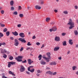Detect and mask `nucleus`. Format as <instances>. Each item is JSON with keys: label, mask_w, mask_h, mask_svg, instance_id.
Here are the masks:
<instances>
[{"label": "nucleus", "mask_w": 78, "mask_h": 78, "mask_svg": "<svg viewBox=\"0 0 78 78\" xmlns=\"http://www.w3.org/2000/svg\"><path fill=\"white\" fill-rule=\"evenodd\" d=\"M68 25H70V27H69V29H72L74 27V23L72 21L71 19H69V23H68Z\"/></svg>", "instance_id": "1"}, {"label": "nucleus", "mask_w": 78, "mask_h": 78, "mask_svg": "<svg viewBox=\"0 0 78 78\" xmlns=\"http://www.w3.org/2000/svg\"><path fill=\"white\" fill-rule=\"evenodd\" d=\"M22 58H23V56H18V57H16L15 59H16L18 62H21L22 61Z\"/></svg>", "instance_id": "2"}, {"label": "nucleus", "mask_w": 78, "mask_h": 78, "mask_svg": "<svg viewBox=\"0 0 78 78\" xmlns=\"http://www.w3.org/2000/svg\"><path fill=\"white\" fill-rule=\"evenodd\" d=\"M16 64V62H9L8 64V67H11V65H14V64Z\"/></svg>", "instance_id": "3"}, {"label": "nucleus", "mask_w": 78, "mask_h": 78, "mask_svg": "<svg viewBox=\"0 0 78 78\" xmlns=\"http://www.w3.org/2000/svg\"><path fill=\"white\" fill-rule=\"evenodd\" d=\"M57 30V27H53L51 29H50V31L51 32L52 31H56Z\"/></svg>", "instance_id": "4"}, {"label": "nucleus", "mask_w": 78, "mask_h": 78, "mask_svg": "<svg viewBox=\"0 0 78 78\" xmlns=\"http://www.w3.org/2000/svg\"><path fill=\"white\" fill-rule=\"evenodd\" d=\"M25 67H24L23 66H20V72H24V71L25 70Z\"/></svg>", "instance_id": "5"}, {"label": "nucleus", "mask_w": 78, "mask_h": 78, "mask_svg": "<svg viewBox=\"0 0 78 78\" xmlns=\"http://www.w3.org/2000/svg\"><path fill=\"white\" fill-rule=\"evenodd\" d=\"M43 59H44L46 60L47 62H48L49 61H50V58L48 57V58H47L46 57H43Z\"/></svg>", "instance_id": "6"}, {"label": "nucleus", "mask_w": 78, "mask_h": 78, "mask_svg": "<svg viewBox=\"0 0 78 78\" xmlns=\"http://www.w3.org/2000/svg\"><path fill=\"white\" fill-rule=\"evenodd\" d=\"M14 45L15 46H18L19 45V41L16 39H15Z\"/></svg>", "instance_id": "7"}, {"label": "nucleus", "mask_w": 78, "mask_h": 78, "mask_svg": "<svg viewBox=\"0 0 78 78\" xmlns=\"http://www.w3.org/2000/svg\"><path fill=\"white\" fill-rule=\"evenodd\" d=\"M55 41L57 42L60 41V37H55Z\"/></svg>", "instance_id": "8"}, {"label": "nucleus", "mask_w": 78, "mask_h": 78, "mask_svg": "<svg viewBox=\"0 0 78 78\" xmlns=\"http://www.w3.org/2000/svg\"><path fill=\"white\" fill-rule=\"evenodd\" d=\"M24 39H23L22 38H19L18 40L20 41H21L22 42H24L25 43L26 42V41L25 40V39L23 38Z\"/></svg>", "instance_id": "9"}, {"label": "nucleus", "mask_w": 78, "mask_h": 78, "mask_svg": "<svg viewBox=\"0 0 78 78\" xmlns=\"http://www.w3.org/2000/svg\"><path fill=\"white\" fill-rule=\"evenodd\" d=\"M27 61L29 64H30V65H31V63L33 62V61H32L30 59H28L27 60Z\"/></svg>", "instance_id": "10"}, {"label": "nucleus", "mask_w": 78, "mask_h": 78, "mask_svg": "<svg viewBox=\"0 0 78 78\" xmlns=\"http://www.w3.org/2000/svg\"><path fill=\"white\" fill-rule=\"evenodd\" d=\"M19 35L20 37H21L23 38L25 37V35L24 34V33H21L19 34Z\"/></svg>", "instance_id": "11"}, {"label": "nucleus", "mask_w": 78, "mask_h": 78, "mask_svg": "<svg viewBox=\"0 0 78 78\" xmlns=\"http://www.w3.org/2000/svg\"><path fill=\"white\" fill-rule=\"evenodd\" d=\"M51 66L54 65V66H56V63L55 62H51L50 64Z\"/></svg>", "instance_id": "12"}, {"label": "nucleus", "mask_w": 78, "mask_h": 78, "mask_svg": "<svg viewBox=\"0 0 78 78\" xmlns=\"http://www.w3.org/2000/svg\"><path fill=\"white\" fill-rule=\"evenodd\" d=\"M12 33L13 35H14V36H18V33L16 31L12 32Z\"/></svg>", "instance_id": "13"}, {"label": "nucleus", "mask_w": 78, "mask_h": 78, "mask_svg": "<svg viewBox=\"0 0 78 78\" xmlns=\"http://www.w3.org/2000/svg\"><path fill=\"white\" fill-rule=\"evenodd\" d=\"M35 8L37 9H41V7L39 6L38 5H36Z\"/></svg>", "instance_id": "14"}, {"label": "nucleus", "mask_w": 78, "mask_h": 78, "mask_svg": "<svg viewBox=\"0 0 78 78\" xmlns=\"http://www.w3.org/2000/svg\"><path fill=\"white\" fill-rule=\"evenodd\" d=\"M46 74H50V75H53V72H51L50 71H48L46 72Z\"/></svg>", "instance_id": "15"}, {"label": "nucleus", "mask_w": 78, "mask_h": 78, "mask_svg": "<svg viewBox=\"0 0 78 78\" xmlns=\"http://www.w3.org/2000/svg\"><path fill=\"white\" fill-rule=\"evenodd\" d=\"M41 64L42 65H45L46 64V62H44L43 60H42L41 62Z\"/></svg>", "instance_id": "16"}, {"label": "nucleus", "mask_w": 78, "mask_h": 78, "mask_svg": "<svg viewBox=\"0 0 78 78\" xmlns=\"http://www.w3.org/2000/svg\"><path fill=\"white\" fill-rule=\"evenodd\" d=\"M9 73L11 75H12L13 76H16V75L14 74V73L12 72V71H9Z\"/></svg>", "instance_id": "17"}, {"label": "nucleus", "mask_w": 78, "mask_h": 78, "mask_svg": "<svg viewBox=\"0 0 78 78\" xmlns=\"http://www.w3.org/2000/svg\"><path fill=\"white\" fill-rule=\"evenodd\" d=\"M62 45L63 46H66L67 45V43L66 41H64L62 42Z\"/></svg>", "instance_id": "18"}, {"label": "nucleus", "mask_w": 78, "mask_h": 78, "mask_svg": "<svg viewBox=\"0 0 78 78\" xmlns=\"http://www.w3.org/2000/svg\"><path fill=\"white\" fill-rule=\"evenodd\" d=\"M47 55L48 58H49V59H51V57H50V52H48Z\"/></svg>", "instance_id": "19"}, {"label": "nucleus", "mask_w": 78, "mask_h": 78, "mask_svg": "<svg viewBox=\"0 0 78 78\" xmlns=\"http://www.w3.org/2000/svg\"><path fill=\"white\" fill-rule=\"evenodd\" d=\"M59 49V47H56L54 49V51H57V50H58Z\"/></svg>", "instance_id": "20"}, {"label": "nucleus", "mask_w": 78, "mask_h": 78, "mask_svg": "<svg viewBox=\"0 0 78 78\" xmlns=\"http://www.w3.org/2000/svg\"><path fill=\"white\" fill-rule=\"evenodd\" d=\"M74 33L75 34V35H76V36L77 35H78V31L76 30H75L74 31Z\"/></svg>", "instance_id": "21"}, {"label": "nucleus", "mask_w": 78, "mask_h": 78, "mask_svg": "<svg viewBox=\"0 0 78 78\" xmlns=\"http://www.w3.org/2000/svg\"><path fill=\"white\" fill-rule=\"evenodd\" d=\"M50 20V18L47 17L46 18V21L48 22Z\"/></svg>", "instance_id": "22"}, {"label": "nucleus", "mask_w": 78, "mask_h": 78, "mask_svg": "<svg viewBox=\"0 0 78 78\" xmlns=\"http://www.w3.org/2000/svg\"><path fill=\"white\" fill-rule=\"evenodd\" d=\"M10 5L11 6H13V5H14V1H10Z\"/></svg>", "instance_id": "23"}, {"label": "nucleus", "mask_w": 78, "mask_h": 78, "mask_svg": "<svg viewBox=\"0 0 78 78\" xmlns=\"http://www.w3.org/2000/svg\"><path fill=\"white\" fill-rule=\"evenodd\" d=\"M72 40H69V43L70 45H72V44H73V43L72 42Z\"/></svg>", "instance_id": "24"}, {"label": "nucleus", "mask_w": 78, "mask_h": 78, "mask_svg": "<svg viewBox=\"0 0 78 78\" xmlns=\"http://www.w3.org/2000/svg\"><path fill=\"white\" fill-rule=\"evenodd\" d=\"M72 69L73 70H75V69H76V67L75 66H74L72 67Z\"/></svg>", "instance_id": "25"}, {"label": "nucleus", "mask_w": 78, "mask_h": 78, "mask_svg": "<svg viewBox=\"0 0 78 78\" xmlns=\"http://www.w3.org/2000/svg\"><path fill=\"white\" fill-rule=\"evenodd\" d=\"M38 58H39V60H41V59L42 58V55H40L39 56H38Z\"/></svg>", "instance_id": "26"}, {"label": "nucleus", "mask_w": 78, "mask_h": 78, "mask_svg": "<svg viewBox=\"0 0 78 78\" xmlns=\"http://www.w3.org/2000/svg\"><path fill=\"white\" fill-rule=\"evenodd\" d=\"M6 35L7 36H9V31H7L6 32Z\"/></svg>", "instance_id": "27"}, {"label": "nucleus", "mask_w": 78, "mask_h": 78, "mask_svg": "<svg viewBox=\"0 0 78 78\" xmlns=\"http://www.w3.org/2000/svg\"><path fill=\"white\" fill-rule=\"evenodd\" d=\"M22 9V7L21 6H18V11H19L20 10H21Z\"/></svg>", "instance_id": "28"}, {"label": "nucleus", "mask_w": 78, "mask_h": 78, "mask_svg": "<svg viewBox=\"0 0 78 78\" xmlns=\"http://www.w3.org/2000/svg\"><path fill=\"white\" fill-rule=\"evenodd\" d=\"M20 17H23V15L22 14H20L19 15Z\"/></svg>", "instance_id": "29"}, {"label": "nucleus", "mask_w": 78, "mask_h": 78, "mask_svg": "<svg viewBox=\"0 0 78 78\" xmlns=\"http://www.w3.org/2000/svg\"><path fill=\"white\" fill-rule=\"evenodd\" d=\"M30 72L31 73H33V72H34V69H32L31 70H30Z\"/></svg>", "instance_id": "30"}, {"label": "nucleus", "mask_w": 78, "mask_h": 78, "mask_svg": "<svg viewBox=\"0 0 78 78\" xmlns=\"http://www.w3.org/2000/svg\"><path fill=\"white\" fill-rule=\"evenodd\" d=\"M63 13H64V14H68V12H67V11H64L63 12Z\"/></svg>", "instance_id": "31"}, {"label": "nucleus", "mask_w": 78, "mask_h": 78, "mask_svg": "<svg viewBox=\"0 0 78 78\" xmlns=\"http://www.w3.org/2000/svg\"><path fill=\"white\" fill-rule=\"evenodd\" d=\"M11 11L14 10V8L13 6L11 7Z\"/></svg>", "instance_id": "32"}, {"label": "nucleus", "mask_w": 78, "mask_h": 78, "mask_svg": "<svg viewBox=\"0 0 78 78\" xmlns=\"http://www.w3.org/2000/svg\"><path fill=\"white\" fill-rule=\"evenodd\" d=\"M27 45L30 46V45H31V44H30V42H28L27 44Z\"/></svg>", "instance_id": "33"}, {"label": "nucleus", "mask_w": 78, "mask_h": 78, "mask_svg": "<svg viewBox=\"0 0 78 78\" xmlns=\"http://www.w3.org/2000/svg\"><path fill=\"white\" fill-rule=\"evenodd\" d=\"M3 34H2V33L0 32V36L1 37H3Z\"/></svg>", "instance_id": "34"}, {"label": "nucleus", "mask_w": 78, "mask_h": 78, "mask_svg": "<svg viewBox=\"0 0 78 78\" xmlns=\"http://www.w3.org/2000/svg\"><path fill=\"white\" fill-rule=\"evenodd\" d=\"M13 14H14L15 15H17V11L14 12L13 13Z\"/></svg>", "instance_id": "35"}, {"label": "nucleus", "mask_w": 78, "mask_h": 78, "mask_svg": "<svg viewBox=\"0 0 78 78\" xmlns=\"http://www.w3.org/2000/svg\"><path fill=\"white\" fill-rule=\"evenodd\" d=\"M9 59L10 60H12L13 59V57L10 56V58H9Z\"/></svg>", "instance_id": "36"}, {"label": "nucleus", "mask_w": 78, "mask_h": 78, "mask_svg": "<svg viewBox=\"0 0 78 78\" xmlns=\"http://www.w3.org/2000/svg\"><path fill=\"white\" fill-rule=\"evenodd\" d=\"M0 26L2 27H5V24H2L1 23Z\"/></svg>", "instance_id": "37"}, {"label": "nucleus", "mask_w": 78, "mask_h": 78, "mask_svg": "<svg viewBox=\"0 0 78 78\" xmlns=\"http://www.w3.org/2000/svg\"><path fill=\"white\" fill-rule=\"evenodd\" d=\"M7 30H8V29L6 28H5L4 29L3 31L4 32H6V31H7Z\"/></svg>", "instance_id": "38"}, {"label": "nucleus", "mask_w": 78, "mask_h": 78, "mask_svg": "<svg viewBox=\"0 0 78 78\" xmlns=\"http://www.w3.org/2000/svg\"><path fill=\"white\" fill-rule=\"evenodd\" d=\"M23 50V48L21 47V48L20 49V51H22Z\"/></svg>", "instance_id": "39"}, {"label": "nucleus", "mask_w": 78, "mask_h": 78, "mask_svg": "<svg viewBox=\"0 0 78 78\" xmlns=\"http://www.w3.org/2000/svg\"><path fill=\"white\" fill-rule=\"evenodd\" d=\"M3 55H5L3 56V58H6V57H7V55L5 54H4Z\"/></svg>", "instance_id": "40"}, {"label": "nucleus", "mask_w": 78, "mask_h": 78, "mask_svg": "<svg viewBox=\"0 0 78 78\" xmlns=\"http://www.w3.org/2000/svg\"><path fill=\"white\" fill-rule=\"evenodd\" d=\"M27 62V60H25L24 61H22V63H26Z\"/></svg>", "instance_id": "41"}, {"label": "nucleus", "mask_w": 78, "mask_h": 78, "mask_svg": "<svg viewBox=\"0 0 78 78\" xmlns=\"http://www.w3.org/2000/svg\"><path fill=\"white\" fill-rule=\"evenodd\" d=\"M66 34V33H63L62 34V35L63 36H64Z\"/></svg>", "instance_id": "42"}, {"label": "nucleus", "mask_w": 78, "mask_h": 78, "mask_svg": "<svg viewBox=\"0 0 78 78\" xmlns=\"http://www.w3.org/2000/svg\"><path fill=\"white\" fill-rule=\"evenodd\" d=\"M1 53H5L4 50H3V49H2L1 51Z\"/></svg>", "instance_id": "43"}, {"label": "nucleus", "mask_w": 78, "mask_h": 78, "mask_svg": "<svg viewBox=\"0 0 78 78\" xmlns=\"http://www.w3.org/2000/svg\"><path fill=\"white\" fill-rule=\"evenodd\" d=\"M36 44L37 45H39L41 44V43L39 42H38L36 43Z\"/></svg>", "instance_id": "44"}, {"label": "nucleus", "mask_w": 78, "mask_h": 78, "mask_svg": "<svg viewBox=\"0 0 78 78\" xmlns=\"http://www.w3.org/2000/svg\"><path fill=\"white\" fill-rule=\"evenodd\" d=\"M1 13H2V14H4V10H2L1 11Z\"/></svg>", "instance_id": "45"}, {"label": "nucleus", "mask_w": 78, "mask_h": 78, "mask_svg": "<svg viewBox=\"0 0 78 78\" xmlns=\"http://www.w3.org/2000/svg\"><path fill=\"white\" fill-rule=\"evenodd\" d=\"M36 39V36H34L32 37V39Z\"/></svg>", "instance_id": "46"}, {"label": "nucleus", "mask_w": 78, "mask_h": 78, "mask_svg": "<svg viewBox=\"0 0 78 78\" xmlns=\"http://www.w3.org/2000/svg\"><path fill=\"white\" fill-rule=\"evenodd\" d=\"M26 73H27V74H28V75H30V72H29L28 71H26Z\"/></svg>", "instance_id": "47"}, {"label": "nucleus", "mask_w": 78, "mask_h": 78, "mask_svg": "<svg viewBox=\"0 0 78 78\" xmlns=\"http://www.w3.org/2000/svg\"><path fill=\"white\" fill-rule=\"evenodd\" d=\"M37 73H40L41 72V70H40L38 69L37 70Z\"/></svg>", "instance_id": "48"}, {"label": "nucleus", "mask_w": 78, "mask_h": 78, "mask_svg": "<svg viewBox=\"0 0 78 78\" xmlns=\"http://www.w3.org/2000/svg\"><path fill=\"white\" fill-rule=\"evenodd\" d=\"M57 73V72H55L54 73L52 74H53V75H56Z\"/></svg>", "instance_id": "49"}, {"label": "nucleus", "mask_w": 78, "mask_h": 78, "mask_svg": "<svg viewBox=\"0 0 78 78\" xmlns=\"http://www.w3.org/2000/svg\"><path fill=\"white\" fill-rule=\"evenodd\" d=\"M74 8H75V9H78V6H77V5H76L74 6Z\"/></svg>", "instance_id": "50"}, {"label": "nucleus", "mask_w": 78, "mask_h": 78, "mask_svg": "<svg viewBox=\"0 0 78 78\" xmlns=\"http://www.w3.org/2000/svg\"><path fill=\"white\" fill-rule=\"evenodd\" d=\"M17 27H21V25L20 24H18L17 25Z\"/></svg>", "instance_id": "51"}, {"label": "nucleus", "mask_w": 78, "mask_h": 78, "mask_svg": "<svg viewBox=\"0 0 78 78\" xmlns=\"http://www.w3.org/2000/svg\"><path fill=\"white\" fill-rule=\"evenodd\" d=\"M44 47H45V45H44V44H43L42 45V46L41 47V48H42Z\"/></svg>", "instance_id": "52"}, {"label": "nucleus", "mask_w": 78, "mask_h": 78, "mask_svg": "<svg viewBox=\"0 0 78 78\" xmlns=\"http://www.w3.org/2000/svg\"><path fill=\"white\" fill-rule=\"evenodd\" d=\"M30 68L29 67H28V71H30L31 70V69H30Z\"/></svg>", "instance_id": "53"}, {"label": "nucleus", "mask_w": 78, "mask_h": 78, "mask_svg": "<svg viewBox=\"0 0 78 78\" xmlns=\"http://www.w3.org/2000/svg\"><path fill=\"white\" fill-rule=\"evenodd\" d=\"M75 74L77 75H78V71H77L76 72Z\"/></svg>", "instance_id": "54"}, {"label": "nucleus", "mask_w": 78, "mask_h": 78, "mask_svg": "<svg viewBox=\"0 0 78 78\" xmlns=\"http://www.w3.org/2000/svg\"><path fill=\"white\" fill-rule=\"evenodd\" d=\"M54 12H58V10H57L56 9H55L54 10Z\"/></svg>", "instance_id": "55"}, {"label": "nucleus", "mask_w": 78, "mask_h": 78, "mask_svg": "<svg viewBox=\"0 0 78 78\" xmlns=\"http://www.w3.org/2000/svg\"><path fill=\"white\" fill-rule=\"evenodd\" d=\"M10 38L11 40H13V39H14V38L13 37H10Z\"/></svg>", "instance_id": "56"}, {"label": "nucleus", "mask_w": 78, "mask_h": 78, "mask_svg": "<svg viewBox=\"0 0 78 78\" xmlns=\"http://www.w3.org/2000/svg\"><path fill=\"white\" fill-rule=\"evenodd\" d=\"M31 48L30 47H28L26 49L27 50H30Z\"/></svg>", "instance_id": "57"}, {"label": "nucleus", "mask_w": 78, "mask_h": 78, "mask_svg": "<svg viewBox=\"0 0 78 78\" xmlns=\"http://www.w3.org/2000/svg\"><path fill=\"white\" fill-rule=\"evenodd\" d=\"M50 24H51V25H54V24H55V23H54V22H51L50 23Z\"/></svg>", "instance_id": "58"}, {"label": "nucleus", "mask_w": 78, "mask_h": 78, "mask_svg": "<svg viewBox=\"0 0 78 78\" xmlns=\"http://www.w3.org/2000/svg\"><path fill=\"white\" fill-rule=\"evenodd\" d=\"M44 1H41V2H40V3L41 4H44Z\"/></svg>", "instance_id": "59"}, {"label": "nucleus", "mask_w": 78, "mask_h": 78, "mask_svg": "<svg viewBox=\"0 0 78 78\" xmlns=\"http://www.w3.org/2000/svg\"><path fill=\"white\" fill-rule=\"evenodd\" d=\"M29 67L30 69H31V68H33V67H34L33 66H30Z\"/></svg>", "instance_id": "60"}, {"label": "nucleus", "mask_w": 78, "mask_h": 78, "mask_svg": "<svg viewBox=\"0 0 78 78\" xmlns=\"http://www.w3.org/2000/svg\"><path fill=\"white\" fill-rule=\"evenodd\" d=\"M58 59H59V60H61V59H62V58H61V57H59V58H58Z\"/></svg>", "instance_id": "61"}, {"label": "nucleus", "mask_w": 78, "mask_h": 78, "mask_svg": "<svg viewBox=\"0 0 78 78\" xmlns=\"http://www.w3.org/2000/svg\"><path fill=\"white\" fill-rule=\"evenodd\" d=\"M1 44H2V45H5V42H4L3 43H1Z\"/></svg>", "instance_id": "62"}, {"label": "nucleus", "mask_w": 78, "mask_h": 78, "mask_svg": "<svg viewBox=\"0 0 78 78\" xmlns=\"http://www.w3.org/2000/svg\"><path fill=\"white\" fill-rule=\"evenodd\" d=\"M40 74H38L37 73V74H36V75L37 76H39V75Z\"/></svg>", "instance_id": "63"}, {"label": "nucleus", "mask_w": 78, "mask_h": 78, "mask_svg": "<svg viewBox=\"0 0 78 78\" xmlns=\"http://www.w3.org/2000/svg\"><path fill=\"white\" fill-rule=\"evenodd\" d=\"M76 48H78V44H76Z\"/></svg>", "instance_id": "64"}]
</instances>
